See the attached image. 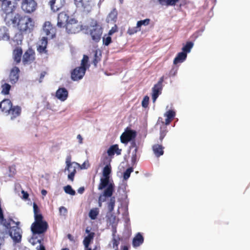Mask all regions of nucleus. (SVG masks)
I'll return each mask as SVG.
<instances>
[{
  "instance_id": "obj_31",
  "label": "nucleus",
  "mask_w": 250,
  "mask_h": 250,
  "mask_svg": "<svg viewBox=\"0 0 250 250\" xmlns=\"http://www.w3.org/2000/svg\"><path fill=\"white\" fill-rule=\"evenodd\" d=\"M99 213V209L97 208H93L89 211V217L92 220H95L97 218V216Z\"/></svg>"
},
{
  "instance_id": "obj_60",
  "label": "nucleus",
  "mask_w": 250,
  "mask_h": 250,
  "mask_svg": "<svg viewBox=\"0 0 250 250\" xmlns=\"http://www.w3.org/2000/svg\"><path fill=\"white\" fill-rule=\"evenodd\" d=\"M81 169H86L88 167V165L86 166V164L85 163H83L81 166L80 165Z\"/></svg>"
},
{
  "instance_id": "obj_17",
  "label": "nucleus",
  "mask_w": 250,
  "mask_h": 250,
  "mask_svg": "<svg viewBox=\"0 0 250 250\" xmlns=\"http://www.w3.org/2000/svg\"><path fill=\"white\" fill-rule=\"evenodd\" d=\"M68 92L64 87L59 88L56 92V97L61 101H64L68 97Z\"/></svg>"
},
{
  "instance_id": "obj_59",
  "label": "nucleus",
  "mask_w": 250,
  "mask_h": 250,
  "mask_svg": "<svg viewBox=\"0 0 250 250\" xmlns=\"http://www.w3.org/2000/svg\"><path fill=\"white\" fill-rule=\"evenodd\" d=\"M77 138L79 140V143L80 144H82L83 143V137H82V136L80 134H79V135H77Z\"/></svg>"
},
{
  "instance_id": "obj_47",
  "label": "nucleus",
  "mask_w": 250,
  "mask_h": 250,
  "mask_svg": "<svg viewBox=\"0 0 250 250\" xmlns=\"http://www.w3.org/2000/svg\"><path fill=\"white\" fill-rule=\"evenodd\" d=\"M167 133V130L166 127L164 130L161 129L160 131V140L162 142L165 137L166 136Z\"/></svg>"
},
{
  "instance_id": "obj_38",
  "label": "nucleus",
  "mask_w": 250,
  "mask_h": 250,
  "mask_svg": "<svg viewBox=\"0 0 250 250\" xmlns=\"http://www.w3.org/2000/svg\"><path fill=\"white\" fill-rule=\"evenodd\" d=\"M7 237V231H3L0 233V250L1 249V246L4 244L5 238Z\"/></svg>"
},
{
  "instance_id": "obj_61",
  "label": "nucleus",
  "mask_w": 250,
  "mask_h": 250,
  "mask_svg": "<svg viewBox=\"0 0 250 250\" xmlns=\"http://www.w3.org/2000/svg\"><path fill=\"white\" fill-rule=\"evenodd\" d=\"M172 120V119H169L167 117V118L165 120V124L166 125H168L170 123V122H171Z\"/></svg>"
},
{
  "instance_id": "obj_37",
  "label": "nucleus",
  "mask_w": 250,
  "mask_h": 250,
  "mask_svg": "<svg viewBox=\"0 0 250 250\" xmlns=\"http://www.w3.org/2000/svg\"><path fill=\"white\" fill-rule=\"evenodd\" d=\"M150 20L149 19H146L144 20L139 21L137 23V27L141 28V27L143 25L147 26L150 23Z\"/></svg>"
},
{
  "instance_id": "obj_55",
  "label": "nucleus",
  "mask_w": 250,
  "mask_h": 250,
  "mask_svg": "<svg viewBox=\"0 0 250 250\" xmlns=\"http://www.w3.org/2000/svg\"><path fill=\"white\" fill-rule=\"evenodd\" d=\"M59 211L61 214L63 213L64 215L67 213V209L64 207H61L59 208Z\"/></svg>"
},
{
  "instance_id": "obj_18",
  "label": "nucleus",
  "mask_w": 250,
  "mask_h": 250,
  "mask_svg": "<svg viewBox=\"0 0 250 250\" xmlns=\"http://www.w3.org/2000/svg\"><path fill=\"white\" fill-rule=\"evenodd\" d=\"M12 107V104L9 99H4L0 103V108L2 112L9 113Z\"/></svg>"
},
{
  "instance_id": "obj_6",
  "label": "nucleus",
  "mask_w": 250,
  "mask_h": 250,
  "mask_svg": "<svg viewBox=\"0 0 250 250\" xmlns=\"http://www.w3.org/2000/svg\"><path fill=\"white\" fill-rule=\"evenodd\" d=\"M21 7L26 13H32L37 9V3L35 0H22Z\"/></svg>"
},
{
  "instance_id": "obj_5",
  "label": "nucleus",
  "mask_w": 250,
  "mask_h": 250,
  "mask_svg": "<svg viewBox=\"0 0 250 250\" xmlns=\"http://www.w3.org/2000/svg\"><path fill=\"white\" fill-rule=\"evenodd\" d=\"M92 29L90 30V35L93 41L99 42L101 39L103 29L101 26L98 24L96 21L92 23Z\"/></svg>"
},
{
  "instance_id": "obj_4",
  "label": "nucleus",
  "mask_w": 250,
  "mask_h": 250,
  "mask_svg": "<svg viewBox=\"0 0 250 250\" xmlns=\"http://www.w3.org/2000/svg\"><path fill=\"white\" fill-rule=\"evenodd\" d=\"M66 32L69 34H76L83 29V25L80 22L74 18H71L65 24Z\"/></svg>"
},
{
  "instance_id": "obj_51",
  "label": "nucleus",
  "mask_w": 250,
  "mask_h": 250,
  "mask_svg": "<svg viewBox=\"0 0 250 250\" xmlns=\"http://www.w3.org/2000/svg\"><path fill=\"white\" fill-rule=\"evenodd\" d=\"M113 248L115 249V250H117L118 249V245L119 244V242L116 240V239H113Z\"/></svg>"
},
{
  "instance_id": "obj_56",
  "label": "nucleus",
  "mask_w": 250,
  "mask_h": 250,
  "mask_svg": "<svg viewBox=\"0 0 250 250\" xmlns=\"http://www.w3.org/2000/svg\"><path fill=\"white\" fill-rule=\"evenodd\" d=\"M46 74V72L45 71L42 72L40 74L39 82L41 83L45 75Z\"/></svg>"
},
{
  "instance_id": "obj_12",
  "label": "nucleus",
  "mask_w": 250,
  "mask_h": 250,
  "mask_svg": "<svg viewBox=\"0 0 250 250\" xmlns=\"http://www.w3.org/2000/svg\"><path fill=\"white\" fill-rule=\"evenodd\" d=\"M35 52L31 48H29L23 54L22 62L24 64L31 63L35 60Z\"/></svg>"
},
{
  "instance_id": "obj_16",
  "label": "nucleus",
  "mask_w": 250,
  "mask_h": 250,
  "mask_svg": "<svg viewBox=\"0 0 250 250\" xmlns=\"http://www.w3.org/2000/svg\"><path fill=\"white\" fill-rule=\"evenodd\" d=\"M20 69L17 67H14L11 70L9 75V81L12 84L17 82L19 78Z\"/></svg>"
},
{
  "instance_id": "obj_48",
  "label": "nucleus",
  "mask_w": 250,
  "mask_h": 250,
  "mask_svg": "<svg viewBox=\"0 0 250 250\" xmlns=\"http://www.w3.org/2000/svg\"><path fill=\"white\" fill-rule=\"evenodd\" d=\"M76 173V170H75V168H73V171L70 172V173L68 175V178L71 181H74V176Z\"/></svg>"
},
{
  "instance_id": "obj_11",
  "label": "nucleus",
  "mask_w": 250,
  "mask_h": 250,
  "mask_svg": "<svg viewBox=\"0 0 250 250\" xmlns=\"http://www.w3.org/2000/svg\"><path fill=\"white\" fill-rule=\"evenodd\" d=\"M86 68L81 66L74 69L71 73V77L73 81H78L83 78L85 74Z\"/></svg>"
},
{
  "instance_id": "obj_35",
  "label": "nucleus",
  "mask_w": 250,
  "mask_h": 250,
  "mask_svg": "<svg viewBox=\"0 0 250 250\" xmlns=\"http://www.w3.org/2000/svg\"><path fill=\"white\" fill-rule=\"evenodd\" d=\"M117 11L115 9H114L109 14L108 16V20L111 21H115L117 18Z\"/></svg>"
},
{
  "instance_id": "obj_1",
  "label": "nucleus",
  "mask_w": 250,
  "mask_h": 250,
  "mask_svg": "<svg viewBox=\"0 0 250 250\" xmlns=\"http://www.w3.org/2000/svg\"><path fill=\"white\" fill-rule=\"evenodd\" d=\"M17 5V2L11 0H0L1 15L7 24H10L12 21H15L14 14Z\"/></svg>"
},
{
  "instance_id": "obj_34",
  "label": "nucleus",
  "mask_w": 250,
  "mask_h": 250,
  "mask_svg": "<svg viewBox=\"0 0 250 250\" xmlns=\"http://www.w3.org/2000/svg\"><path fill=\"white\" fill-rule=\"evenodd\" d=\"M109 203H108V209L109 212H111L113 211L115 205V197H110Z\"/></svg>"
},
{
  "instance_id": "obj_45",
  "label": "nucleus",
  "mask_w": 250,
  "mask_h": 250,
  "mask_svg": "<svg viewBox=\"0 0 250 250\" xmlns=\"http://www.w3.org/2000/svg\"><path fill=\"white\" fill-rule=\"evenodd\" d=\"M149 98L148 96H145L142 102V105L143 107L146 108L147 107L149 103Z\"/></svg>"
},
{
  "instance_id": "obj_50",
  "label": "nucleus",
  "mask_w": 250,
  "mask_h": 250,
  "mask_svg": "<svg viewBox=\"0 0 250 250\" xmlns=\"http://www.w3.org/2000/svg\"><path fill=\"white\" fill-rule=\"evenodd\" d=\"M33 211L34 215L39 214L40 212V209L35 203H33Z\"/></svg>"
},
{
  "instance_id": "obj_41",
  "label": "nucleus",
  "mask_w": 250,
  "mask_h": 250,
  "mask_svg": "<svg viewBox=\"0 0 250 250\" xmlns=\"http://www.w3.org/2000/svg\"><path fill=\"white\" fill-rule=\"evenodd\" d=\"M88 61V57L85 55H83V58L81 61V64L80 66L86 68V69L88 67V66H87Z\"/></svg>"
},
{
  "instance_id": "obj_42",
  "label": "nucleus",
  "mask_w": 250,
  "mask_h": 250,
  "mask_svg": "<svg viewBox=\"0 0 250 250\" xmlns=\"http://www.w3.org/2000/svg\"><path fill=\"white\" fill-rule=\"evenodd\" d=\"M133 171L132 167L128 168L124 173V179L125 180L128 179L131 173Z\"/></svg>"
},
{
  "instance_id": "obj_9",
  "label": "nucleus",
  "mask_w": 250,
  "mask_h": 250,
  "mask_svg": "<svg viewBox=\"0 0 250 250\" xmlns=\"http://www.w3.org/2000/svg\"><path fill=\"white\" fill-rule=\"evenodd\" d=\"M164 76L161 77L158 82L152 88V98L153 102H155L159 95L162 93L163 89V83L164 81Z\"/></svg>"
},
{
  "instance_id": "obj_20",
  "label": "nucleus",
  "mask_w": 250,
  "mask_h": 250,
  "mask_svg": "<svg viewBox=\"0 0 250 250\" xmlns=\"http://www.w3.org/2000/svg\"><path fill=\"white\" fill-rule=\"evenodd\" d=\"M22 54V50L20 47H17L13 50V57L15 62L19 63L21 61V58Z\"/></svg>"
},
{
  "instance_id": "obj_7",
  "label": "nucleus",
  "mask_w": 250,
  "mask_h": 250,
  "mask_svg": "<svg viewBox=\"0 0 250 250\" xmlns=\"http://www.w3.org/2000/svg\"><path fill=\"white\" fill-rule=\"evenodd\" d=\"M48 227L46 221L33 223L31 226V230L34 234H42L45 232Z\"/></svg>"
},
{
  "instance_id": "obj_36",
  "label": "nucleus",
  "mask_w": 250,
  "mask_h": 250,
  "mask_svg": "<svg viewBox=\"0 0 250 250\" xmlns=\"http://www.w3.org/2000/svg\"><path fill=\"white\" fill-rule=\"evenodd\" d=\"M2 90L1 93L4 95H7L9 93V91L11 88V86L8 83H4L1 86Z\"/></svg>"
},
{
  "instance_id": "obj_27",
  "label": "nucleus",
  "mask_w": 250,
  "mask_h": 250,
  "mask_svg": "<svg viewBox=\"0 0 250 250\" xmlns=\"http://www.w3.org/2000/svg\"><path fill=\"white\" fill-rule=\"evenodd\" d=\"M180 0H158L159 4L162 6H175Z\"/></svg>"
},
{
  "instance_id": "obj_62",
  "label": "nucleus",
  "mask_w": 250,
  "mask_h": 250,
  "mask_svg": "<svg viewBox=\"0 0 250 250\" xmlns=\"http://www.w3.org/2000/svg\"><path fill=\"white\" fill-rule=\"evenodd\" d=\"M84 187H80L78 190V192L80 193V194H82L83 193V192H84Z\"/></svg>"
},
{
  "instance_id": "obj_19",
  "label": "nucleus",
  "mask_w": 250,
  "mask_h": 250,
  "mask_svg": "<svg viewBox=\"0 0 250 250\" xmlns=\"http://www.w3.org/2000/svg\"><path fill=\"white\" fill-rule=\"evenodd\" d=\"M1 214L0 215V223L6 229V231H8L12 227H11V223H15V221L12 219H6L4 218L3 211L1 212Z\"/></svg>"
},
{
  "instance_id": "obj_40",
  "label": "nucleus",
  "mask_w": 250,
  "mask_h": 250,
  "mask_svg": "<svg viewBox=\"0 0 250 250\" xmlns=\"http://www.w3.org/2000/svg\"><path fill=\"white\" fill-rule=\"evenodd\" d=\"M101 54L98 55V51L97 50L94 52V57L93 60V63L95 66H96L98 62L101 61Z\"/></svg>"
},
{
  "instance_id": "obj_28",
  "label": "nucleus",
  "mask_w": 250,
  "mask_h": 250,
  "mask_svg": "<svg viewBox=\"0 0 250 250\" xmlns=\"http://www.w3.org/2000/svg\"><path fill=\"white\" fill-rule=\"evenodd\" d=\"M94 235V233L91 232L89 233L87 236L85 237L83 241V244L85 248H89V246L90 244L91 241L93 239Z\"/></svg>"
},
{
  "instance_id": "obj_64",
  "label": "nucleus",
  "mask_w": 250,
  "mask_h": 250,
  "mask_svg": "<svg viewBox=\"0 0 250 250\" xmlns=\"http://www.w3.org/2000/svg\"><path fill=\"white\" fill-rule=\"evenodd\" d=\"M40 250H45V247L42 244L40 245Z\"/></svg>"
},
{
  "instance_id": "obj_57",
  "label": "nucleus",
  "mask_w": 250,
  "mask_h": 250,
  "mask_svg": "<svg viewBox=\"0 0 250 250\" xmlns=\"http://www.w3.org/2000/svg\"><path fill=\"white\" fill-rule=\"evenodd\" d=\"M68 239L71 242H75V240L74 237L70 234H68L67 235Z\"/></svg>"
},
{
  "instance_id": "obj_22",
  "label": "nucleus",
  "mask_w": 250,
  "mask_h": 250,
  "mask_svg": "<svg viewBox=\"0 0 250 250\" xmlns=\"http://www.w3.org/2000/svg\"><path fill=\"white\" fill-rule=\"evenodd\" d=\"M122 149L119 148L118 145H114L110 146L107 150V153L109 156L114 155L115 153L117 155H120L121 154Z\"/></svg>"
},
{
  "instance_id": "obj_8",
  "label": "nucleus",
  "mask_w": 250,
  "mask_h": 250,
  "mask_svg": "<svg viewBox=\"0 0 250 250\" xmlns=\"http://www.w3.org/2000/svg\"><path fill=\"white\" fill-rule=\"evenodd\" d=\"M7 232L15 242L19 243L21 241V230L17 225L12 227V228Z\"/></svg>"
},
{
  "instance_id": "obj_13",
  "label": "nucleus",
  "mask_w": 250,
  "mask_h": 250,
  "mask_svg": "<svg viewBox=\"0 0 250 250\" xmlns=\"http://www.w3.org/2000/svg\"><path fill=\"white\" fill-rule=\"evenodd\" d=\"M136 137V132L132 130H125L121 136V142L126 144Z\"/></svg>"
},
{
  "instance_id": "obj_3",
  "label": "nucleus",
  "mask_w": 250,
  "mask_h": 250,
  "mask_svg": "<svg viewBox=\"0 0 250 250\" xmlns=\"http://www.w3.org/2000/svg\"><path fill=\"white\" fill-rule=\"evenodd\" d=\"M106 187L107 188L104 190L103 195L106 197H111L114 190V184L109 183V178H101L100 183L98 186V189L102 190Z\"/></svg>"
},
{
  "instance_id": "obj_14",
  "label": "nucleus",
  "mask_w": 250,
  "mask_h": 250,
  "mask_svg": "<svg viewBox=\"0 0 250 250\" xmlns=\"http://www.w3.org/2000/svg\"><path fill=\"white\" fill-rule=\"evenodd\" d=\"M65 0H50L49 2L51 10L53 12L60 10L65 4Z\"/></svg>"
},
{
  "instance_id": "obj_43",
  "label": "nucleus",
  "mask_w": 250,
  "mask_h": 250,
  "mask_svg": "<svg viewBox=\"0 0 250 250\" xmlns=\"http://www.w3.org/2000/svg\"><path fill=\"white\" fill-rule=\"evenodd\" d=\"M141 30V28L137 27V25L136 27L129 28L127 30V33L129 35H133L137 32Z\"/></svg>"
},
{
  "instance_id": "obj_2",
  "label": "nucleus",
  "mask_w": 250,
  "mask_h": 250,
  "mask_svg": "<svg viewBox=\"0 0 250 250\" xmlns=\"http://www.w3.org/2000/svg\"><path fill=\"white\" fill-rule=\"evenodd\" d=\"M14 19L15 21H12L10 23L15 24L18 21L17 27L21 32L29 33L33 30L34 21L30 17L17 14L14 16Z\"/></svg>"
},
{
  "instance_id": "obj_58",
  "label": "nucleus",
  "mask_w": 250,
  "mask_h": 250,
  "mask_svg": "<svg viewBox=\"0 0 250 250\" xmlns=\"http://www.w3.org/2000/svg\"><path fill=\"white\" fill-rule=\"evenodd\" d=\"M22 195H23V198L24 199H27L29 196L28 193L27 192H25L24 191L22 190Z\"/></svg>"
},
{
  "instance_id": "obj_29",
  "label": "nucleus",
  "mask_w": 250,
  "mask_h": 250,
  "mask_svg": "<svg viewBox=\"0 0 250 250\" xmlns=\"http://www.w3.org/2000/svg\"><path fill=\"white\" fill-rule=\"evenodd\" d=\"M9 39V36L7 33V30L5 27L0 28V41L1 40H8Z\"/></svg>"
},
{
  "instance_id": "obj_63",
  "label": "nucleus",
  "mask_w": 250,
  "mask_h": 250,
  "mask_svg": "<svg viewBox=\"0 0 250 250\" xmlns=\"http://www.w3.org/2000/svg\"><path fill=\"white\" fill-rule=\"evenodd\" d=\"M42 194L43 196H45L47 194V191L45 189H42L41 191Z\"/></svg>"
},
{
  "instance_id": "obj_49",
  "label": "nucleus",
  "mask_w": 250,
  "mask_h": 250,
  "mask_svg": "<svg viewBox=\"0 0 250 250\" xmlns=\"http://www.w3.org/2000/svg\"><path fill=\"white\" fill-rule=\"evenodd\" d=\"M111 38L110 37L108 36L105 38H103V43L105 45H106V46L108 45L111 43Z\"/></svg>"
},
{
  "instance_id": "obj_33",
  "label": "nucleus",
  "mask_w": 250,
  "mask_h": 250,
  "mask_svg": "<svg viewBox=\"0 0 250 250\" xmlns=\"http://www.w3.org/2000/svg\"><path fill=\"white\" fill-rule=\"evenodd\" d=\"M21 108L20 106H17L14 107H12V108L10 110L11 113L13 115L14 117H16L18 116L21 114Z\"/></svg>"
},
{
  "instance_id": "obj_23",
  "label": "nucleus",
  "mask_w": 250,
  "mask_h": 250,
  "mask_svg": "<svg viewBox=\"0 0 250 250\" xmlns=\"http://www.w3.org/2000/svg\"><path fill=\"white\" fill-rule=\"evenodd\" d=\"M48 43L47 38L43 37L42 39L40 40V44L38 48V50L40 53H46V46Z\"/></svg>"
},
{
  "instance_id": "obj_24",
  "label": "nucleus",
  "mask_w": 250,
  "mask_h": 250,
  "mask_svg": "<svg viewBox=\"0 0 250 250\" xmlns=\"http://www.w3.org/2000/svg\"><path fill=\"white\" fill-rule=\"evenodd\" d=\"M144 242V238L140 233H138L134 237L132 241V245L134 247L140 246Z\"/></svg>"
},
{
  "instance_id": "obj_25",
  "label": "nucleus",
  "mask_w": 250,
  "mask_h": 250,
  "mask_svg": "<svg viewBox=\"0 0 250 250\" xmlns=\"http://www.w3.org/2000/svg\"><path fill=\"white\" fill-rule=\"evenodd\" d=\"M187 54L185 52L178 53L173 61L174 64L183 62L187 58Z\"/></svg>"
},
{
  "instance_id": "obj_54",
  "label": "nucleus",
  "mask_w": 250,
  "mask_h": 250,
  "mask_svg": "<svg viewBox=\"0 0 250 250\" xmlns=\"http://www.w3.org/2000/svg\"><path fill=\"white\" fill-rule=\"evenodd\" d=\"M137 149H138L137 147H136L134 150V151H135L134 154H132V156L131 157V160L133 163H135L136 161V159H137L136 152L137 151Z\"/></svg>"
},
{
  "instance_id": "obj_26",
  "label": "nucleus",
  "mask_w": 250,
  "mask_h": 250,
  "mask_svg": "<svg viewBox=\"0 0 250 250\" xmlns=\"http://www.w3.org/2000/svg\"><path fill=\"white\" fill-rule=\"evenodd\" d=\"M164 147L161 145L156 144L153 146L152 149L156 156L159 157L164 154Z\"/></svg>"
},
{
  "instance_id": "obj_10",
  "label": "nucleus",
  "mask_w": 250,
  "mask_h": 250,
  "mask_svg": "<svg viewBox=\"0 0 250 250\" xmlns=\"http://www.w3.org/2000/svg\"><path fill=\"white\" fill-rule=\"evenodd\" d=\"M42 30L45 35L49 39H53L55 37L56 29L51 24L50 21H45L43 25Z\"/></svg>"
},
{
  "instance_id": "obj_46",
  "label": "nucleus",
  "mask_w": 250,
  "mask_h": 250,
  "mask_svg": "<svg viewBox=\"0 0 250 250\" xmlns=\"http://www.w3.org/2000/svg\"><path fill=\"white\" fill-rule=\"evenodd\" d=\"M35 221L34 223H39V222H43L44 221H43V216L40 214H37L34 215Z\"/></svg>"
},
{
  "instance_id": "obj_30",
  "label": "nucleus",
  "mask_w": 250,
  "mask_h": 250,
  "mask_svg": "<svg viewBox=\"0 0 250 250\" xmlns=\"http://www.w3.org/2000/svg\"><path fill=\"white\" fill-rule=\"evenodd\" d=\"M111 172V167L110 164L106 165L103 169V175L104 177L110 178Z\"/></svg>"
},
{
  "instance_id": "obj_44",
  "label": "nucleus",
  "mask_w": 250,
  "mask_h": 250,
  "mask_svg": "<svg viewBox=\"0 0 250 250\" xmlns=\"http://www.w3.org/2000/svg\"><path fill=\"white\" fill-rule=\"evenodd\" d=\"M165 116L171 119H173L175 116V112L171 110L167 111L165 114Z\"/></svg>"
},
{
  "instance_id": "obj_32",
  "label": "nucleus",
  "mask_w": 250,
  "mask_h": 250,
  "mask_svg": "<svg viewBox=\"0 0 250 250\" xmlns=\"http://www.w3.org/2000/svg\"><path fill=\"white\" fill-rule=\"evenodd\" d=\"M193 46V43L191 42H188L182 48V52H185L187 54V53L190 52L191 48Z\"/></svg>"
},
{
  "instance_id": "obj_39",
  "label": "nucleus",
  "mask_w": 250,
  "mask_h": 250,
  "mask_svg": "<svg viewBox=\"0 0 250 250\" xmlns=\"http://www.w3.org/2000/svg\"><path fill=\"white\" fill-rule=\"evenodd\" d=\"M64 190L65 193L69 194L71 195H74L76 193L75 191L72 189L70 185H67L64 187Z\"/></svg>"
},
{
  "instance_id": "obj_15",
  "label": "nucleus",
  "mask_w": 250,
  "mask_h": 250,
  "mask_svg": "<svg viewBox=\"0 0 250 250\" xmlns=\"http://www.w3.org/2000/svg\"><path fill=\"white\" fill-rule=\"evenodd\" d=\"M69 20L68 14L65 11L62 12L58 16L57 26L60 28L62 27Z\"/></svg>"
},
{
  "instance_id": "obj_53",
  "label": "nucleus",
  "mask_w": 250,
  "mask_h": 250,
  "mask_svg": "<svg viewBox=\"0 0 250 250\" xmlns=\"http://www.w3.org/2000/svg\"><path fill=\"white\" fill-rule=\"evenodd\" d=\"M116 32H117V27L116 25H115V26L112 27V28L109 30L108 34L109 35H111Z\"/></svg>"
},
{
  "instance_id": "obj_21",
  "label": "nucleus",
  "mask_w": 250,
  "mask_h": 250,
  "mask_svg": "<svg viewBox=\"0 0 250 250\" xmlns=\"http://www.w3.org/2000/svg\"><path fill=\"white\" fill-rule=\"evenodd\" d=\"M66 166L65 170H67L69 172L73 171V168L76 170L77 167L80 166V164L76 162H71L70 157L67 158L66 160Z\"/></svg>"
},
{
  "instance_id": "obj_52",
  "label": "nucleus",
  "mask_w": 250,
  "mask_h": 250,
  "mask_svg": "<svg viewBox=\"0 0 250 250\" xmlns=\"http://www.w3.org/2000/svg\"><path fill=\"white\" fill-rule=\"evenodd\" d=\"M75 3L77 6H83L84 7V3L83 0H74Z\"/></svg>"
}]
</instances>
